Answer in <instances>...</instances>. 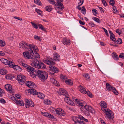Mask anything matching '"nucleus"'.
Returning <instances> with one entry per match:
<instances>
[{
  "label": "nucleus",
  "instance_id": "obj_1",
  "mask_svg": "<svg viewBox=\"0 0 124 124\" xmlns=\"http://www.w3.org/2000/svg\"><path fill=\"white\" fill-rule=\"evenodd\" d=\"M19 46L27 51L23 53V55L26 59H31L32 62L31 65L33 67L38 69H45L46 65L40 61H38L37 58H40V56L37 52L38 47L35 45L28 44L23 41H21L19 43Z\"/></svg>",
  "mask_w": 124,
  "mask_h": 124
},
{
  "label": "nucleus",
  "instance_id": "obj_2",
  "mask_svg": "<svg viewBox=\"0 0 124 124\" xmlns=\"http://www.w3.org/2000/svg\"><path fill=\"white\" fill-rule=\"evenodd\" d=\"M27 69L28 72L33 73V74L35 75V73H36V75H37L42 81H44L47 78L48 75L45 71H43L39 70H37L36 71L34 68L29 66Z\"/></svg>",
  "mask_w": 124,
  "mask_h": 124
},
{
  "label": "nucleus",
  "instance_id": "obj_3",
  "mask_svg": "<svg viewBox=\"0 0 124 124\" xmlns=\"http://www.w3.org/2000/svg\"><path fill=\"white\" fill-rule=\"evenodd\" d=\"M29 91L31 94L33 95H37V96L39 98L43 99L45 97L44 95L40 92H38L37 91L34 89H29Z\"/></svg>",
  "mask_w": 124,
  "mask_h": 124
},
{
  "label": "nucleus",
  "instance_id": "obj_4",
  "mask_svg": "<svg viewBox=\"0 0 124 124\" xmlns=\"http://www.w3.org/2000/svg\"><path fill=\"white\" fill-rule=\"evenodd\" d=\"M106 114V117L108 119H112L114 118L113 112L108 108L103 111Z\"/></svg>",
  "mask_w": 124,
  "mask_h": 124
},
{
  "label": "nucleus",
  "instance_id": "obj_5",
  "mask_svg": "<svg viewBox=\"0 0 124 124\" xmlns=\"http://www.w3.org/2000/svg\"><path fill=\"white\" fill-rule=\"evenodd\" d=\"M17 80L18 81V82L21 85L23 84L26 81L25 77L22 75H17Z\"/></svg>",
  "mask_w": 124,
  "mask_h": 124
},
{
  "label": "nucleus",
  "instance_id": "obj_6",
  "mask_svg": "<svg viewBox=\"0 0 124 124\" xmlns=\"http://www.w3.org/2000/svg\"><path fill=\"white\" fill-rule=\"evenodd\" d=\"M47 58H44L43 62L47 64L50 65L55 64V63L53 61V59L50 58L49 56L47 57Z\"/></svg>",
  "mask_w": 124,
  "mask_h": 124
},
{
  "label": "nucleus",
  "instance_id": "obj_7",
  "mask_svg": "<svg viewBox=\"0 0 124 124\" xmlns=\"http://www.w3.org/2000/svg\"><path fill=\"white\" fill-rule=\"evenodd\" d=\"M56 113L59 116H63L65 115V112L62 109L58 108L56 109L55 110Z\"/></svg>",
  "mask_w": 124,
  "mask_h": 124
},
{
  "label": "nucleus",
  "instance_id": "obj_8",
  "mask_svg": "<svg viewBox=\"0 0 124 124\" xmlns=\"http://www.w3.org/2000/svg\"><path fill=\"white\" fill-rule=\"evenodd\" d=\"M11 64V65H9L10 67L13 68L15 70L18 71H21L22 70V69L18 65L14 64L13 62Z\"/></svg>",
  "mask_w": 124,
  "mask_h": 124
},
{
  "label": "nucleus",
  "instance_id": "obj_9",
  "mask_svg": "<svg viewBox=\"0 0 124 124\" xmlns=\"http://www.w3.org/2000/svg\"><path fill=\"white\" fill-rule=\"evenodd\" d=\"M26 84L27 86L30 88H32V89L35 88L36 86L35 84L33 82L31 81H27L26 82Z\"/></svg>",
  "mask_w": 124,
  "mask_h": 124
},
{
  "label": "nucleus",
  "instance_id": "obj_10",
  "mask_svg": "<svg viewBox=\"0 0 124 124\" xmlns=\"http://www.w3.org/2000/svg\"><path fill=\"white\" fill-rule=\"evenodd\" d=\"M60 59V55L58 54L55 53L53 54V60L55 61H59Z\"/></svg>",
  "mask_w": 124,
  "mask_h": 124
},
{
  "label": "nucleus",
  "instance_id": "obj_11",
  "mask_svg": "<svg viewBox=\"0 0 124 124\" xmlns=\"http://www.w3.org/2000/svg\"><path fill=\"white\" fill-rule=\"evenodd\" d=\"M12 98L13 99H14L15 101L17 104L21 106L24 105V103L22 100L17 99H15L14 97H13Z\"/></svg>",
  "mask_w": 124,
  "mask_h": 124
},
{
  "label": "nucleus",
  "instance_id": "obj_12",
  "mask_svg": "<svg viewBox=\"0 0 124 124\" xmlns=\"http://www.w3.org/2000/svg\"><path fill=\"white\" fill-rule=\"evenodd\" d=\"M100 104L101 107V109L103 111L107 110L108 108L107 107V105L105 101H101L100 103Z\"/></svg>",
  "mask_w": 124,
  "mask_h": 124
},
{
  "label": "nucleus",
  "instance_id": "obj_13",
  "mask_svg": "<svg viewBox=\"0 0 124 124\" xmlns=\"http://www.w3.org/2000/svg\"><path fill=\"white\" fill-rule=\"evenodd\" d=\"M84 108L85 109V110L89 111L90 112L92 113H93L94 112V110L92 107L89 105H85L84 106Z\"/></svg>",
  "mask_w": 124,
  "mask_h": 124
},
{
  "label": "nucleus",
  "instance_id": "obj_14",
  "mask_svg": "<svg viewBox=\"0 0 124 124\" xmlns=\"http://www.w3.org/2000/svg\"><path fill=\"white\" fill-rule=\"evenodd\" d=\"M0 61L2 62L5 65L8 64L9 67L10 65H11V63L12 62L11 61H8V60L4 58H1Z\"/></svg>",
  "mask_w": 124,
  "mask_h": 124
},
{
  "label": "nucleus",
  "instance_id": "obj_15",
  "mask_svg": "<svg viewBox=\"0 0 124 124\" xmlns=\"http://www.w3.org/2000/svg\"><path fill=\"white\" fill-rule=\"evenodd\" d=\"M62 42L63 44L66 45H70V40L67 38H63Z\"/></svg>",
  "mask_w": 124,
  "mask_h": 124
},
{
  "label": "nucleus",
  "instance_id": "obj_16",
  "mask_svg": "<svg viewBox=\"0 0 124 124\" xmlns=\"http://www.w3.org/2000/svg\"><path fill=\"white\" fill-rule=\"evenodd\" d=\"M49 68L52 71L54 72V73L58 72L59 71L58 69L54 66L50 65Z\"/></svg>",
  "mask_w": 124,
  "mask_h": 124
},
{
  "label": "nucleus",
  "instance_id": "obj_17",
  "mask_svg": "<svg viewBox=\"0 0 124 124\" xmlns=\"http://www.w3.org/2000/svg\"><path fill=\"white\" fill-rule=\"evenodd\" d=\"M5 88L8 91H9L10 93H13V90L12 88L11 85L10 84H7L5 85Z\"/></svg>",
  "mask_w": 124,
  "mask_h": 124
},
{
  "label": "nucleus",
  "instance_id": "obj_18",
  "mask_svg": "<svg viewBox=\"0 0 124 124\" xmlns=\"http://www.w3.org/2000/svg\"><path fill=\"white\" fill-rule=\"evenodd\" d=\"M56 8L57 9H59L61 10H62L64 8V7L63 4L61 2H58L56 3Z\"/></svg>",
  "mask_w": 124,
  "mask_h": 124
},
{
  "label": "nucleus",
  "instance_id": "obj_19",
  "mask_svg": "<svg viewBox=\"0 0 124 124\" xmlns=\"http://www.w3.org/2000/svg\"><path fill=\"white\" fill-rule=\"evenodd\" d=\"M50 81L54 85L57 86H59V82L56 80H55L54 78H50Z\"/></svg>",
  "mask_w": 124,
  "mask_h": 124
},
{
  "label": "nucleus",
  "instance_id": "obj_20",
  "mask_svg": "<svg viewBox=\"0 0 124 124\" xmlns=\"http://www.w3.org/2000/svg\"><path fill=\"white\" fill-rule=\"evenodd\" d=\"M60 95H66V91L63 88H60L59 89V92L58 93Z\"/></svg>",
  "mask_w": 124,
  "mask_h": 124
},
{
  "label": "nucleus",
  "instance_id": "obj_21",
  "mask_svg": "<svg viewBox=\"0 0 124 124\" xmlns=\"http://www.w3.org/2000/svg\"><path fill=\"white\" fill-rule=\"evenodd\" d=\"M79 87L80 89V91L81 93L85 94L86 93L87 91H86L85 89L83 86L80 85L79 86Z\"/></svg>",
  "mask_w": 124,
  "mask_h": 124
},
{
  "label": "nucleus",
  "instance_id": "obj_22",
  "mask_svg": "<svg viewBox=\"0 0 124 124\" xmlns=\"http://www.w3.org/2000/svg\"><path fill=\"white\" fill-rule=\"evenodd\" d=\"M106 86L107 89L109 91H111L113 88L108 83H106Z\"/></svg>",
  "mask_w": 124,
  "mask_h": 124
},
{
  "label": "nucleus",
  "instance_id": "obj_23",
  "mask_svg": "<svg viewBox=\"0 0 124 124\" xmlns=\"http://www.w3.org/2000/svg\"><path fill=\"white\" fill-rule=\"evenodd\" d=\"M112 56L113 58L116 60H118L119 57L115 53H113L112 54Z\"/></svg>",
  "mask_w": 124,
  "mask_h": 124
},
{
  "label": "nucleus",
  "instance_id": "obj_24",
  "mask_svg": "<svg viewBox=\"0 0 124 124\" xmlns=\"http://www.w3.org/2000/svg\"><path fill=\"white\" fill-rule=\"evenodd\" d=\"M7 72V71L5 69L0 70V74L2 75H5Z\"/></svg>",
  "mask_w": 124,
  "mask_h": 124
},
{
  "label": "nucleus",
  "instance_id": "obj_25",
  "mask_svg": "<svg viewBox=\"0 0 124 124\" xmlns=\"http://www.w3.org/2000/svg\"><path fill=\"white\" fill-rule=\"evenodd\" d=\"M81 116L79 115H78V116H73L72 118V119L74 121V123H75V122L77 120H79V119L80 120V118L79 116Z\"/></svg>",
  "mask_w": 124,
  "mask_h": 124
},
{
  "label": "nucleus",
  "instance_id": "obj_26",
  "mask_svg": "<svg viewBox=\"0 0 124 124\" xmlns=\"http://www.w3.org/2000/svg\"><path fill=\"white\" fill-rule=\"evenodd\" d=\"M75 100L76 101V102L78 104H79L80 106H82V107L84 108V104L82 102H82H81L80 101H78L77 99H76Z\"/></svg>",
  "mask_w": 124,
  "mask_h": 124
},
{
  "label": "nucleus",
  "instance_id": "obj_27",
  "mask_svg": "<svg viewBox=\"0 0 124 124\" xmlns=\"http://www.w3.org/2000/svg\"><path fill=\"white\" fill-rule=\"evenodd\" d=\"M31 105V103L30 102L29 100H27L25 101V106L27 108H28Z\"/></svg>",
  "mask_w": 124,
  "mask_h": 124
},
{
  "label": "nucleus",
  "instance_id": "obj_28",
  "mask_svg": "<svg viewBox=\"0 0 124 124\" xmlns=\"http://www.w3.org/2000/svg\"><path fill=\"white\" fill-rule=\"evenodd\" d=\"M81 120L79 119V120L76 121L75 124H85L84 122Z\"/></svg>",
  "mask_w": 124,
  "mask_h": 124
},
{
  "label": "nucleus",
  "instance_id": "obj_29",
  "mask_svg": "<svg viewBox=\"0 0 124 124\" xmlns=\"http://www.w3.org/2000/svg\"><path fill=\"white\" fill-rule=\"evenodd\" d=\"M45 9L46 11L48 12H50L52 10V8H51V6H46L45 8Z\"/></svg>",
  "mask_w": 124,
  "mask_h": 124
},
{
  "label": "nucleus",
  "instance_id": "obj_30",
  "mask_svg": "<svg viewBox=\"0 0 124 124\" xmlns=\"http://www.w3.org/2000/svg\"><path fill=\"white\" fill-rule=\"evenodd\" d=\"M60 78L63 81H65L67 79V78L66 76H65L63 75H61L60 76Z\"/></svg>",
  "mask_w": 124,
  "mask_h": 124
},
{
  "label": "nucleus",
  "instance_id": "obj_31",
  "mask_svg": "<svg viewBox=\"0 0 124 124\" xmlns=\"http://www.w3.org/2000/svg\"><path fill=\"white\" fill-rule=\"evenodd\" d=\"M114 42L115 44H121L122 43V40L121 38L118 39L117 41L115 40V41H114Z\"/></svg>",
  "mask_w": 124,
  "mask_h": 124
},
{
  "label": "nucleus",
  "instance_id": "obj_32",
  "mask_svg": "<svg viewBox=\"0 0 124 124\" xmlns=\"http://www.w3.org/2000/svg\"><path fill=\"white\" fill-rule=\"evenodd\" d=\"M35 11L38 14H39L41 16H43V14L42 13V11L39 9L36 8L35 10Z\"/></svg>",
  "mask_w": 124,
  "mask_h": 124
},
{
  "label": "nucleus",
  "instance_id": "obj_33",
  "mask_svg": "<svg viewBox=\"0 0 124 124\" xmlns=\"http://www.w3.org/2000/svg\"><path fill=\"white\" fill-rule=\"evenodd\" d=\"M65 82L67 84L70 85H72L73 84L72 81L70 79H67L66 80Z\"/></svg>",
  "mask_w": 124,
  "mask_h": 124
},
{
  "label": "nucleus",
  "instance_id": "obj_34",
  "mask_svg": "<svg viewBox=\"0 0 124 124\" xmlns=\"http://www.w3.org/2000/svg\"><path fill=\"white\" fill-rule=\"evenodd\" d=\"M51 101L49 100H46L44 101V103L46 105H50L51 104Z\"/></svg>",
  "mask_w": 124,
  "mask_h": 124
},
{
  "label": "nucleus",
  "instance_id": "obj_35",
  "mask_svg": "<svg viewBox=\"0 0 124 124\" xmlns=\"http://www.w3.org/2000/svg\"><path fill=\"white\" fill-rule=\"evenodd\" d=\"M38 26L39 28L42 31H46V30L45 28H44L43 26L40 24H39L38 25Z\"/></svg>",
  "mask_w": 124,
  "mask_h": 124
},
{
  "label": "nucleus",
  "instance_id": "obj_36",
  "mask_svg": "<svg viewBox=\"0 0 124 124\" xmlns=\"http://www.w3.org/2000/svg\"><path fill=\"white\" fill-rule=\"evenodd\" d=\"M34 3L36 4L39 5H42V4L39 0H34Z\"/></svg>",
  "mask_w": 124,
  "mask_h": 124
},
{
  "label": "nucleus",
  "instance_id": "obj_37",
  "mask_svg": "<svg viewBox=\"0 0 124 124\" xmlns=\"http://www.w3.org/2000/svg\"><path fill=\"white\" fill-rule=\"evenodd\" d=\"M65 96L66 97L64 98V101L67 103L70 100L69 99V95L68 94H66V95H65Z\"/></svg>",
  "mask_w": 124,
  "mask_h": 124
},
{
  "label": "nucleus",
  "instance_id": "obj_38",
  "mask_svg": "<svg viewBox=\"0 0 124 124\" xmlns=\"http://www.w3.org/2000/svg\"><path fill=\"white\" fill-rule=\"evenodd\" d=\"M5 42L4 41L0 40V46L1 47H3L5 46Z\"/></svg>",
  "mask_w": 124,
  "mask_h": 124
},
{
  "label": "nucleus",
  "instance_id": "obj_39",
  "mask_svg": "<svg viewBox=\"0 0 124 124\" xmlns=\"http://www.w3.org/2000/svg\"><path fill=\"white\" fill-rule=\"evenodd\" d=\"M92 19L95 22L99 23H100L101 22L100 19L97 17H93L92 18Z\"/></svg>",
  "mask_w": 124,
  "mask_h": 124
},
{
  "label": "nucleus",
  "instance_id": "obj_40",
  "mask_svg": "<svg viewBox=\"0 0 124 124\" xmlns=\"http://www.w3.org/2000/svg\"><path fill=\"white\" fill-rule=\"evenodd\" d=\"M34 38L35 39L39 40V41H40L41 40V39L40 37L36 35H35L34 36Z\"/></svg>",
  "mask_w": 124,
  "mask_h": 124
},
{
  "label": "nucleus",
  "instance_id": "obj_41",
  "mask_svg": "<svg viewBox=\"0 0 124 124\" xmlns=\"http://www.w3.org/2000/svg\"><path fill=\"white\" fill-rule=\"evenodd\" d=\"M81 13L84 15L86 13V9L84 6L83 7L82 9H81Z\"/></svg>",
  "mask_w": 124,
  "mask_h": 124
},
{
  "label": "nucleus",
  "instance_id": "obj_42",
  "mask_svg": "<svg viewBox=\"0 0 124 124\" xmlns=\"http://www.w3.org/2000/svg\"><path fill=\"white\" fill-rule=\"evenodd\" d=\"M6 78L7 79L11 80L12 79L13 77L12 76L8 75L6 76Z\"/></svg>",
  "mask_w": 124,
  "mask_h": 124
},
{
  "label": "nucleus",
  "instance_id": "obj_43",
  "mask_svg": "<svg viewBox=\"0 0 124 124\" xmlns=\"http://www.w3.org/2000/svg\"><path fill=\"white\" fill-rule=\"evenodd\" d=\"M113 92L116 95H117L118 94V92L116 91V89L115 88H113L112 90Z\"/></svg>",
  "mask_w": 124,
  "mask_h": 124
},
{
  "label": "nucleus",
  "instance_id": "obj_44",
  "mask_svg": "<svg viewBox=\"0 0 124 124\" xmlns=\"http://www.w3.org/2000/svg\"><path fill=\"white\" fill-rule=\"evenodd\" d=\"M67 103L73 106H74L75 105V104L74 103L73 101L70 100H69V101Z\"/></svg>",
  "mask_w": 124,
  "mask_h": 124
},
{
  "label": "nucleus",
  "instance_id": "obj_45",
  "mask_svg": "<svg viewBox=\"0 0 124 124\" xmlns=\"http://www.w3.org/2000/svg\"><path fill=\"white\" fill-rule=\"evenodd\" d=\"M32 26L34 28H35L36 29L38 28V25L35 23H34L32 22H31Z\"/></svg>",
  "mask_w": 124,
  "mask_h": 124
},
{
  "label": "nucleus",
  "instance_id": "obj_46",
  "mask_svg": "<svg viewBox=\"0 0 124 124\" xmlns=\"http://www.w3.org/2000/svg\"><path fill=\"white\" fill-rule=\"evenodd\" d=\"M114 36H113L111 35H110V39L112 40V41L114 42V41H115V40H116V39L114 37Z\"/></svg>",
  "mask_w": 124,
  "mask_h": 124
},
{
  "label": "nucleus",
  "instance_id": "obj_47",
  "mask_svg": "<svg viewBox=\"0 0 124 124\" xmlns=\"http://www.w3.org/2000/svg\"><path fill=\"white\" fill-rule=\"evenodd\" d=\"M48 2L54 4L55 5H56V3L55 2L54 0H47Z\"/></svg>",
  "mask_w": 124,
  "mask_h": 124
},
{
  "label": "nucleus",
  "instance_id": "obj_48",
  "mask_svg": "<svg viewBox=\"0 0 124 124\" xmlns=\"http://www.w3.org/2000/svg\"><path fill=\"white\" fill-rule=\"evenodd\" d=\"M84 110V113L86 116H89L90 115V112L88 110Z\"/></svg>",
  "mask_w": 124,
  "mask_h": 124
},
{
  "label": "nucleus",
  "instance_id": "obj_49",
  "mask_svg": "<svg viewBox=\"0 0 124 124\" xmlns=\"http://www.w3.org/2000/svg\"><path fill=\"white\" fill-rule=\"evenodd\" d=\"M19 63L20 64V65H22L23 66L25 64L23 60L22 59L21 60V61L19 62Z\"/></svg>",
  "mask_w": 124,
  "mask_h": 124
},
{
  "label": "nucleus",
  "instance_id": "obj_50",
  "mask_svg": "<svg viewBox=\"0 0 124 124\" xmlns=\"http://www.w3.org/2000/svg\"><path fill=\"white\" fill-rule=\"evenodd\" d=\"M80 117V120H84V121H85V122H88V120L85 119V118H84V117H83L82 116H79Z\"/></svg>",
  "mask_w": 124,
  "mask_h": 124
},
{
  "label": "nucleus",
  "instance_id": "obj_51",
  "mask_svg": "<svg viewBox=\"0 0 124 124\" xmlns=\"http://www.w3.org/2000/svg\"><path fill=\"white\" fill-rule=\"evenodd\" d=\"M109 3L111 5L113 6L114 5L115 2L114 0H110Z\"/></svg>",
  "mask_w": 124,
  "mask_h": 124
},
{
  "label": "nucleus",
  "instance_id": "obj_52",
  "mask_svg": "<svg viewBox=\"0 0 124 124\" xmlns=\"http://www.w3.org/2000/svg\"><path fill=\"white\" fill-rule=\"evenodd\" d=\"M87 93V95L90 97L91 98H92V94L89 91H87V93Z\"/></svg>",
  "mask_w": 124,
  "mask_h": 124
},
{
  "label": "nucleus",
  "instance_id": "obj_53",
  "mask_svg": "<svg viewBox=\"0 0 124 124\" xmlns=\"http://www.w3.org/2000/svg\"><path fill=\"white\" fill-rule=\"evenodd\" d=\"M0 102L3 104H5L6 103L5 100L3 98L0 99Z\"/></svg>",
  "mask_w": 124,
  "mask_h": 124
},
{
  "label": "nucleus",
  "instance_id": "obj_54",
  "mask_svg": "<svg viewBox=\"0 0 124 124\" xmlns=\"http://www.w3.org/2000/svg\"><path fill=\"white\" fill-rule=\"evenodd\" d=\"M102 29L104 30V31L105 32V34L108 37L109 36V35L107 30L103 27H102Z\"/></svg>",
  "mask_w": 124,
  "mask_h": 124
},
{
  "label": "nucleus",
  "instance_id": "obj_55",
  "mask_svg": "<svg viewBox=\"0 0 124 124\" xmlns=\"http://www.w3.org/2000/svg\"><path fill=\"white\" fill-rule=\"evenodd\" d=\"M92 11L93 12V13L94 15H95V14H97V11L96 9H93L92 10Z\"/></svg>",
  "mask_w": 124,
  "mask_h": 124
},
{
  "label": "nucleus",
  "instance_id": "obj_56",
  "mask_svg": "<svg viewBox=\"0 0 124 124\" xmlns=\"http://www.w3.org/2000/svg\"><path fill=\"white\" fill-rule=\"evenodd\" d=\"M42 113L43 116L46 117H47L49 113H48L47 112H44L43 113V112H42Z\"/></svg>",
  "mask_w": 124,
  "mask_h": 124
},
{
  "label": "nucleus",
  "instance_id": "obj_57",
  "mask_svg": "<svg viewBox=\"0 0 124 124\" xmlns=\"http://www.w3.org/2000/svg\"><path fill=\"white\" fill-rule=\"evenodd\" d=\"M113 12L114 13H116L117 12V10H116L115 7H113Z\"/></svg>",
  "mask_w": 124,
  "mask_h": 124
},
{
  "label": "nucleus",
  "instance_id": "obj_58",
  "mask_svg": "<svg viewBox=\"0 0 124 124\" xmlns=\"http://www.w3.org/2000/svg\"><path fill=\"white\" fill-rule=\"evenodd\" d=\"M56 109H55L53 108H51L50 110L51 112L55 114L56 112L55 111Z\"/></svg>",
  "mask_w": 124,
  "mask_h": 124
},
{
  "label": "nucleus",
  "instance_id": "obj_59",
  "mask_svg": "<svg viewBox=\"0 0 124 124\" xmlns=\"http://www.w3.org/2000/svg\"><path fill=\"white\" fill-rule=\"evenodd\" d=\"M84 2V0H80V2L78 3V4L79 6L82 5Z\"/></svg>",
  "mask_w": 124,
  "mask_h": 124
},
{
  "label": "nucleus",
  "instance_id": "obj_60",
  "mask_svg": "<svg viewBox=\"0 0 124 124\" xmlns=\"http://www.w3.org/2000/svg\"><path fill=\"white\" fill-rule=\"evenodd\" d=\"M47 117L52 119H53L54 118V116L53 115L50 114L49 113Z\"/></svg>",
  "mask_w": 124,
  "mask_h": 124
},
{
  "label": "nucleus",
  "instance_id": "obj_61",
  "mask_svg": "<svg viewBox=\"0 0 124 124\" xmlns=\"http://www.w3.org/2000/svg\"><path fill=\"white\" fill-rule=\"evenodd\" d=\"M102 3L103 5L105 6L106 7L108 5L107 3L105 0L102 1Z\"/></svg>",
  "mask_w": 124,
  "mask_h": 124
},
{
  "label": "nucleus",
  "instance_id": "obj_62",
  "mask_svg": "<svg viewBox=\"0 0 124 124\" xmlns=\"http://www.w3.org/2000/svg\"><path fill=\"white\" fill-rule=\"evenodd\" d=\"M89 25L92 27H94L95 26V24L92 22H91L89 23Z\"/></svg>",
  "mask_w": 124,
  "mask_h": 124
},
{
  "label": "nucleus",
  "instance_id": "obj_63",
  "mask_svg": "<svg viewBox=\"0 0 124 124\" xmlns=\"http://www.w3.org/2000/svg\"><path fill=\"white\" fill-rule=\"evenodd\" d=\"M119 57L121 58H122L124 59V54L121 53L119 55Z\"/></svg>",
  "mask_w": 124,
  "mask_h": 124
},
{
  "label": "nucleus",
  "instance_id": "obj_64",
  "mask_svg": "<svg viewBox=\"0 0 124 124\" xmlns=\"http://www.w3.org/2000/svg\"><path fill=\"white\" fill-rule=\"evenodd\" d=\"M16 97L17 98H16L17 99H19L20 98V96L19 94H16Z\"/></svg>",
  "mask_w": 124,
  "mask_h": 124
}]
</instances>
